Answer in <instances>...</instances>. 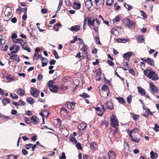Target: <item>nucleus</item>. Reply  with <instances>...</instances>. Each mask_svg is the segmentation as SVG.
<instances>
[{
  "instance_id": "obj_1",
  "label": "nucleus",
  "mask_w": 159,
  "mask_h": 159,
  "mask_svg": "<svg viewBox=\"0 0 159 159\" xmlns=\"http://www.w3.org/2000/svg\"><path fill=\"white\" fill-rule=\"evenodd\" d=\"M144 74L149 78L153 80H157L158 77L157 74L152 70L148 69L144 71Z\"/></svg>"
},
{
  "instance_id": "obj_2",
  "label": "nucleus",
  "mask_w": 159,
  "mask_h": 159,
  "mask_svg": "<svg viewBox=\"0 0 159 159\" xmlns=\"http://www.w3.org/2000/svg\"><path fill=\"white\" fill-rule=\"evenodd\" d=\"M95 19L92 18V17L87 16L85 18L83 24V29L85 30L86 29L85 26H86V22L88 26L90 27L92 25H94V23L95 21Z\"/></svg>"
},
{
  "instance_id": "obj_3",
  "label": "nucleus",
  "mask_w": 159,
  "mask_h": 159,
  "mask_svg": "<svg viewBox=\"0 0 159 159\" xmlns=\"http://www.w3.org/2000/svg\"><path fill=\"white\" fill-rule=\"evenodd\" d=\"M129 134V136L131 138V140L133 142L138 143L140 142L141 138V135L139 133H137L135 134L131 135V133Z\"/></svg>"
},
{
  "instance_id": "obj_4",
  "label": "nucleus",
  "mask_w": 159,
  "mask_h": 159,
  "mask_svg": "<svg viewBox=\"0 0 159 159\" xmlns=\"http://www.w3.org/2000/svg\"><path fill=\"white\" fill-rule=\"evenodd\" d=\"M110 125L113 127H117L119 126V122L115 115H113L110 118Z\"/></svg>"
},
{
  "instance_id": "obj_5",
  "label": "nucleus",
  "mask_w": 159,
  "mask_h": 159,
  "mask_svg": "<svg viewBox=\"0 0 159 159\" xmlns=\"http://www.w3.org/2000/svg\"><path fill=\"white\" fill-rule=\"evenodd\" d=\"M124 23L129 28L133 29L135 27V24L132 21L128 19H125L123 20Z\"/></svg>"
},
{
  "instance_id": "obj_6",
  "label": "nucleus",
  "mask_w": 159,
  "mask_h": 159,
  "mask_svg": "<svg viewBox=\"0 0 159 159\" xmlns=\"http://www.w3.org/2000/svg\"><path fill=\"white\" fill-rule=\"evenodd\" d=\"M40 92V91L36 88L31 87V88L30 93L34 98H36L39 96Z\"/></svg>"
},
{
  "instance_id": "obj_7",
  "label": "nucleus",
  "mask_w": 159,
  "mask_h": 159,
  "mask_svg": "<svg viewBox=\"0 0 159 159\" xmlns=\"http://www.w3.org/2000/svg\"><path fill=\"white\" fill-rule=\"evenodd\" d=\"M10 8V7H8L7 8H6L4 12V14L5 15L4 18L6 19V20H9L11 18V10L10 9V10H9L7 8Z\"/></svg>"
},
{
  "instance_id": "obj_8",
  "label": "nucleus",
  "mask_w": 159,
  "mask_h": 159,
  "mask_svg": "<svg viewBox=\"0 0 159 159\" xmlns=\"http://www.w3.org/2000/svg\"><path fill=\"white\" fill-rule=\"evenodd\" d=\"M141 59L142 61L146 62L151 66H154V61L152 59L148 57L146 59H145L142 58H141Z\"/></svg>"
},
{
  "instance_id": "obj_9",
  "label": "nucleus",
  "mask_w": 159,
  "mask_h": 159,
  "mask_svg": "<svg viewBox=\"0 0 159 159\" xmlns=\"http://www.w3.org/2000/svg\"><path fill=\"white\" fill-rule=\"evenodd\" d=\"M116 153L114 151L110 150L108 151V156L109 159H116Z\"/></svg>"
},
{
  "instance_id": "obj_10",
  "label": "nucleus",
  "mask_w": 159,
  "mask_h": 159,
  "mask_svg": "<svg viewBox=\"0 0 159 159\" xmlns=\"http://www.w3.org/2000/svg\"><path fill=\"white\" fill-rule=\"evenodd\" d=\"M151 93H157L158 91L157 88L155 86L153 83L151 82L150 83Z\"/></svg>"
},
{
  "instance_id": "obj_11",
  "label": "nucleus",
  "mask_w": 159,
  "mask_h": 159,
  "mask_svg": "<svg viewBox=\"0 0 159 159\" xmlns=\"http://www.w3.org/2000/svg\"><path fill=\"white\" fill-rule=\"evenodd\" d=\"M10 59L14 61L15 63H18L20 61V56L17 54L10 56Z\"/></svg>"
},
{
  "instance_id": "obj_12",
  "label": "nucleus",
  "mask_w": 159,
  "mask_h": 159,
  "mask_svg": "<svg viewBox=\"0 0 159 159\" xmlns=\"http://www.w3.org/2000/svg\"><path fill=\"white\" fill-rule=\"evenodd\" d=\"M96 75L95 77L97 80H101V76L102 74L101 69L99 68L96 70Z\"/></svg>"
},
{
  "instance_id": "obj_13",
  "label": "nucleus",
  "mask_w": 159,
  "mask_h": 159,
  "mask_svg": "<svg viewBox=\"0 0 159 159\" xmlns=\"http://www.w3.org/2000/svg\"><path fill=\"white\" fill-rule=\"evenodd\" d=\"M105 105L106 108L109 110H112L113 109V105L111 102H107L105 103Z\"/></svg>"
},
{
  "instance_id": "obj_14",
  "label": "nucleus",
  "mask_w": 159,
  "mask_h": 159,
  "mask_svg": "<svg viewBox=\"0 0 159 159\" xmlns=\"http://www.w3.org/2000/svg\"><path fill=\"white\" fill-rule=\"evenodd\" d=\"M98 146L96 142H94L91 143L90 144V148L91 150L94 151L96 150Z\"/></svg>"
},
{
  "instance_id": "obj_15",
  "label": "nucleus",
  "mask_w": 159,
  "mask_h": 159,
  "mask_svg": "<svg viewBox=\"0 0 159 159\" xmlns=\"http://www.w3.org/2000/svg\"><path fill=\"white\" fill-rule=\"evenodd\" d=\"M30 120L34 124H37L39 121V119L35 115L32 116L30 118Z\"/></svg>"
},
{
  "instance_id": "obj_16",
  "label": "nucleus",
  "mask_w": 159,
  "mask_h": 159,
  "mask_svg": "<svg viewBox=\"0 0 159 159\" xmlns=\"http://www.w3.org/2000/svg\"><path fill=\"white\" fill-rule=\"evenodd\" d=\"M137 88L138 92L139 93L141 94L142 96L146 95V91L143 88L139 86H138Z\"/></svg>"
},
{
  "instance_id": "obj_17",
  "label": "nucleus",
  "mask_w": 159,
  "mask_h": 159,
  "mask_svg": "<svg viewBox=\"0 0 159 159\" xmlns=\"http://www.w3.org/2000/svg\"><path fill=\"white\" fill-rule=\"evenodd\" d=\"M49 89L50 91L53 93H57L58 91V86L55 85H53L52 86H51Z\"/></svg>"
},
{
  "instance_id": "obj_18",
  "label": "nucleus",
  "mask_w": 159,
  "mask_h": 159,
  "mask_svg": "<svg viewBox=\"0 0 159 159\" xmlns=\"http://www.w3.org/2000/svg\"><path fill=\"white\" fill-rule=\"evenodd\" d=\"M41 61L42 62V67L45 66L47 65L48 60L47 58L42 57L41 59Z\"/></svg>"
},
{
  "instance_id": "obj_19",
  "label": "nucleus",
  "mask_w": 159,
  "mask_h": 159,
  "mask_svg": "<svg viewBox=\"0 0 159 159\" xmlns=\"http://www.w3.org/2000/svg\"><path fill=\"white\" fill-rule=\"evenodd\" d=\"M67 107L70 110L73 109L75 107V103L74 102H68L67 103Z\"/></svg>"
},
{
  "instance_id": "obj_20",
  "label": "nucleus",
  "mask_w": 159,
  "mask_h": 159,
  "mask_svg": "<svg viewBox=\"0 0 159 159\" xmlns=\"http://www.w3.org/2000/svg\"><path fill=\"white\" fill-rule=\"evenodd\" d=\"M81 7V4L79 3H77L74 2L73 4V8L76 10L79 9Z\"/></svg>"
},
{
  "instance_id": "obj_21",
  "label": "nucleus",
  "mask_w": 159,
  "mask_h": 159,
  "mask_svg": "<svg viewBox=\"0 0 159 159\" xmlns=\"http://www.w3.org/2000/svg\"><path fill=\"white\" fill-rule=\"evenodd\" d=\"M80 25H76L72 26L70 30L72 31H75V32L78 31L80 30Z\"/></svg>"
},
{
  "instance_id": "obj_22",
  "label": "nucleus",
  "mask_w": 159,
  "mask_h": 159,
  "mask_svg": "<svg viewBox=\"0 0 159 159\" xmlns=\"http://www.w3.org/2000/svg\"><path fill=\"white\" fill-rule=\"evenodd\" d=\"M115 98L117 99L118 102L121 104H125L126 102L124 98L122 97H116Z\"/></svg>"
},
{
  "instance_id": "obj_23",
  "label": "nucleus",
  "mask_w": 159,
  "mask_h": 159,
  "mask_svg": "<svg viewBox=\"0 0 159 159\" xmlns=\"http://www.w3.org/2000/svg\"><path fill=\"white\" fill-rule=\"evenodd\" d=\"M132 55V53L131 52H128L124 54L123 57L125 59L128 61H129L130 57Z\"/></svg>"
},
{
  "instance_id": "obj_24",
  "label": "nucleus",
  "mask_w": 159,
  "mask_h": 159,
  "mask_svg": "<svg viewBox=\"0 0 159 159\" xmlns=\"http://www.w3.org/2000/svg\"><path fill=\"white\" fill-rule=\"evenodd\" d=\"M17 93L20 96H23L25 95V91L22 89L20 88L17 91Z\"/></svg>"
},
{
  "instance_id": "obj_25",
  "label": "nucleus",
  "mask_w": 159,
  "mask_h": 159,
  "mask_svg": "<svg viewBox=\"0 0 159 159\" xmlns=\"http://www.w3.org/2000/svg\"><path fill=\"white\" fill-rule=\"evenodd\" d=\"M69 140L73 143H76L77 142V140L74 136L72 135H70L69 138Z\"/></svg>"
},
{
  "instance_id": "obj_26",
  "label": "nucleus",
  "mask_w": 159,
  "mask_h": 159,
  "mask_svg": "<svg viewBox=\"0 0 159 159\" xmlns=\"http://www.w3.org/2000/svg\"><path fill=\"white\" fill-rule=\"evenodd\" d=\"M138 42L139 43H143L144 42V39L143 38V35H140L136 38Z\"/></svg>"
},
{
  "instance_id": "obj_27",
  "label": "nucleus",
  "mask_w": 159,
  "mask_h": 159,
  "mask_svg": "<svg viewBox=\"0 0 159 159\" xmlns=\"http://www.w3.org/2000/svg\"><path fill=\"white\" fill-rule=\"evenodd\" d=\"M139 131V129L136 127H135L134 129H132L131 130L129 131V134H130V132H133L131 133V135L133 134H135L137 133H139L138 132Z\"/></svg>"
},
{
  "instance_id": "obj_28",
  "label": "nucleus",
  "mask_w": 159,
  "mask_h": 159,
  "mask_svg": "<svg viewBox=\"0 0 159 159\" xmlns=\"http://www.w3.org/2000/svg\"><path fill=\"white\" fill-rule=\"evenodd\" d=\"M92 5L93 4L91 1H87L85 2V7L87 8L88 10L90 9Z\"/></svg>"
},
{
  "instance_id": "obj_29",
  "label": "nucleus",
  "mask_w": 159,
  "mask_h": 159,
  "mask_svg": "<svg viewBox=\"0 0 159 159\" xmlns=\"http://www.w3.org/2000/svg\"><path fill=\"white\" fill-rule=\"evenodd\" d=\"M87 127L86 125L84 123H81L78 126V128L80 130H84Z\"/></svg>"
},
{
  "instance_id": "obj_30",
  "label": "nucleus",
  "mask_w": 159,
  "mask_h": 159,
  "mask_svg": "<svg viewBox=\"0 0 159 159\" xmlns=\"http://www.w3.org/2000/svg\"><path fill=\"white\" fill-rule=\"evenodd\" d=\"M150 157L152 159H156L157 157V153L156 152H154L153 151L150 152Z\"/></svg>"
},
{
  "instance_id": "obj_31",
  "label": "nucleus",
  "mask_w": 159,
  "mask_h": 159,
  "mask_svg": "<svg viewBox=\"0 0 159 159\" xmlns=\"http://www.w3.org/2000/svg\"><path fill=\"white\" fill-rule=\"evenodd\" d=\"M10 100L8 98H5L2 100V102L4 106H6L7 104L10 103Z\"/></svg>"
},
{
  "instance_id": "obj_32",
  "label": "nucleus",
  "mask_w": 159,
  "mask_h": 159,
  "mask_svg": "<svg viewBox=\"0 0 159 159\" xmlns=\"http://www.w3.org/2000/svg\"><path fill=\"white\" fill-rule=\"evenodd\" d=\"M6 79L8 82H10L14 81V78L13 76H11V75L10 74L7 76Z\"/></svg>"
},
{
  "instance_id": "obj_33",
  "label": "nucleus",
  "mask_w": 159,
  "mask_h": 159,
  "mask_svg": "<svg viewBox=\"0 0 159 159\" xmlns=\"http://www.w3.org/2000/svg\"><path fill=\"white\" fill-rule=\"evenodd\" d=\"M131 116L133 119L134 120H138L139 117V115H136L134 113H131Z\"/></svg>"
},
{
  "instance_id": "obj_34",
  "label": "nucleus",
  "mask_w": 159,
  "mask_h": 159,
  "mask_svg": "<svg viewBox=\"0 0 159 159\" xmlns=\"http://www.w3.org/2000/svg\"><path fill=\"white\" fill-rule=\"evenodd\" d=\"M100 1V3H99V5L100 6H103L104 3L105 1L104 0H94V2L96 5L97 6V4Z\"/></svg>"
},
{
  "instance_id": "obj_35",
  "label": "nucleus",
  "mask_w": 159,
  "mask_h": 159,
  "mask_svg": "<svg viewBox=\"0 0 159 159\" xmlns=\"http://www.w3.org/2000/svg\"><path fill=\"white\" fill-rule=\"evenodd\" d=\"M42 57L39 55L38 53H35L33 57V59L34 60H39L40 58H42Z\"/></svg>"
},
{
  "instance_id": "obj_36",
  "label": "nucleus",
  "mask_w": 159,
  "mask_h": 159,
  "mask_svg": "<svg viewBox=\"0 0 159 159\" xmlns=\"http://www.w3.org/2000/svg\"><path fill=\"white\" fill-rule=\"evenodd\" d=\"M102 89V91H106V92L107 93V94L108 93H110L108 87L106 85H103Z\"/></svg>"
},
{
  "instance_id": "obj_37",
  "label": "nucleus",
  "mask_w": 159,
  "mask_h": 159,
  "mask_svg": "<svg viewBox=\"0 0 159 159\" xmlns=\"http://www.w3.org/2000/svg\"><path fill=\"white\" fill-rule=\"evenodd\" d=\"M15 50L12 51L11 52L12 54L17 53L18 51L20 50V47L19 46L15 44Z\"/></svg>"
},
{
  "instance_id": "obj_38",
  "label": "nucleus",
  "mask_w": 159,
  "mask_h": 159,
  "mask_svg": "<svg viewBox=\"0 0 159 159\" xmlns=\"http://www.w3.org/2000/svg\"><path fill=\"white\" fill-rule=\"evenodd\" d=\"M124 6L128 10V11H130L131 10L133 7L132 6L127 4L125 2L124 5Z\"/></svg>"
},
{
  "instance_id": "obj_39",
  "label": "nucleus",
  "mask_w": 159,
  "mask_h": 159,
  "mask_svg": "<svg viewBox=\"0 0 159 159\" xmlns=\"http://www.w3.org/2000/svg\"><path fill=\"white\" fill-rule=\"evenodd\" d=\"M82 43L83 45L81 49V50L83 51L84 52H86L87 51V45L84 43L83 41H82Z\"/></svg>"
},
{
  "instance_id": "obj_40",
  "label": "nucleus",
  "mask_w": 159,
  "mask_h": 159,
  "mask_svg": "<svg viewBox=\"0 0 159 159\" xmlns=\"http://www.w3.org/2000/svg\"><path fill=\"white\" fill-rule=\"evenodd\" d=\"M22 47L23 49L27 51L28 52H31L30 48V47L27 48L25 44V45H24V44H23Z\"/></svg>"
},
{
  "instance_id": "obj_41",
  "label": "nucleus",
  "mask_w": 159,
  "mask_h": 159,
  "mask_svg": "<svg viewBox=\"0 0 159 159\" xmlns=\"http://www.w3.org/2000/svg\"><path fill=\"white\" fill-rule=\"evenodd\" d=\"M95 43L97 44L101 45V43L99 40V38L98 36H96L95 37Z\"/></svg>"
},
{
  "instance_id": "obj_42",
  "label": "nucleus",
  "mask_w": 159,
  "mask_h": 159,
  "mask_svg": "<svg viewBox=\"0 0 159 159\" xmlns=\"http://www.w3.org/2000/svg\"><path fill=\"white\" fill-rule=\"evenodd\" d=\"M101 93L102 95V96L103 97H107L109 94V93H108L107 94V93L106 92V91H102Z\"/></svg>"
},
{
  "instance_id": "obj_43",
  "label": "nucleus",
  "mask_w": 159,
  "mask_h": 159,
  "mask_svg": "<svg viewBox=\"0 0 159 159\" xmlns=\"http://www.w3.org/2000/svg\"><path fill=\"white\" fill-rule=\"evenodd\" d=\"M10 96L13 99H17L18 98V96L14 93H11L10 94Z\"/></svg>"
},
{
  "instance_id": "obj_44",
  "label": "nucleus",
  "mask_w": 159,
  "mask_h": 159,
  "mask_svg": "<svg viewBox=\"0 0 159 159\" xmlns=\"http://www.w3.org/2000/svg\"><path fill=\"white\" fill-rule=\"evenodd\" d=\"M132 96L131 95H129L127 98V101L128 103H130L132 101Z\"/></svg>"
},
{
  "instance_id": "obj_45",
  "label": "nucleus",
  "mask_w": 159,
  "mask_h": 159,
  "mask_svg": "<svg viewBox=\"0 0 159 159\" xmlns=\"http://www.w3.org/2000/svg\"><path fill=\"white\" fill-rule=\"evenodd\" d=\"M113 2V0H107L106 2V4L107 5L111 6Z\"/></svg>"
},
{
  "instance_id": "obj_46",
  "label": "nucleus",
  "mask_w": 159,
  "mask_h": 159,
  "mask_svg": "<svg viewBox=\"0 0 159 159\" xmlns=\"http://www.w3.org/2000/svg\"><path fill=\"white\" fill-rule=\"evenodd\" d=\"M153 129L155 131H159V125L155 124L154 125V127L153 128Z\"/></svg>"
},
{
  "instance_id": "obj_47",
  "label": "nucleus",
  "mask_w": 159,
  "mask_h": 159,
  "mask_svg": "<svg viewBox=\"0 0 159 159\" xmlns=\"http://www.w3.org/2000/svg\"><path fill=\"white\" fill-rule=\"evenodd\" d=\"M53 53L54 55L55 58L57 59L59 58L58 55V54L57 53L56 50H53Z\"/></svg>"
},
{
  "instance_id": "obj_48",
  "label": "nucleus",
  "mask_w": 159,
  "mask_h": 159,
  "mask_svg": "<svg viewBox=\"0 0 159 159\" xmlns=\"http://www.w3.org/2000/svg\"><path fill=\"white\" fill-rule=\"evenodd\" d=\"M140 12L141 13V15L144 18L146 19L147 18V15L146 13L144 11L142 10L140 11Z\"/></svg>"
},
{
  "instance_id": "obj_49",
  "label": "nucleus",
  "mask_w": 159,
  "mask_h": 159,
  "mask_svg": "<svg viewBox=\"0 0 159 159\" xmlns=\"http://www.w3.org/2000/svg\"><path fill=\"white\" fill-rule=\"evenodd\" d=\"M33 145V144L31 143L26 144L25 145V147L28 150L32 148V146Z\"/></svg>"
},
{
  "instance_id": "obj_50",
  "label": "nucleus",
  "mask_w": 159,
  "mask_h": 159,
  "mask_svg": "<svg viewBox=\"0 0 159 159\" xmlns=\"http://www.w3.org/2000/svg\"><path fill=\"white\" fill-rule=\"evenodd\" d=\"M146 112L148 115H150L152 116L153 115V114L152 112L150 111V109H149L147 107L146 109L145 110Z\"/></svg>"
},
{
  "instance_id": "obj_51",
  "label": "nucleus",
  "mask_w": 159,
  "mask_h": 159,
  "mask_svg": "<svg viewBox=\"0 0 159 159\" xmlns=\"http://www.w3.org/2000/svg\"><path fill=\"white\" fill-rule=\"evenodd\" d=\"M80 96L84 98H89V96L88 94L84 93H83L82 94L80 95Z\"/></svg>"
},
{
  "instance_id": "obj_52",
  "label": "nucleus",
  "mask_w": 159,
  "mask_h": 159,
  "mask_svg": "<svg viewBox=\"0 0 159 159\" xmlns=\"http://www.w3.org/2000/svg\"><path fill=\"white\" fill-rule=\"evenodd\" d=\"M76 143V146L77 149L80 150H82V147L81 144L79 143Z\"/></svg>"
},
{
  "instance_id": "obj_53",
  "label": "nucleus",
  "mask_w": 159,
  "mask_h": 159,
  "mask_svg": "<svg viewBox=\"0 0 159 159\" xmlns=\"http://www.w3.org/2000/svg\"><path fill=\"white\" fill-rule=\"evenodd\" d=\"M60 89L61 90H65L68 89V86H65L64 84H61L60 87Z\"/></svg>"
},
{
  "instance_id": "obj_54",
  "label": "nucleus",
  "mask_w": 159,
  "mask_h": 159,
  "mask_svg": "<svg viewBox=\"0 0 159 159\" xmlns=\"http://www.w3.org/2000/svg\"><path fill=\"white\" fill-rule=\"evenodd\" d=\"M28 102L30 104H33L34 103L33 99L31 97L28 98L27 100Z\"/></svg>"
},
{
  "instance_id": "obj_55",
  "label": "nucleus",
  "mask_w": 159,
  "mask_h": 159,
  "mask_svg": "<svg viewBox=\"0 0 159 159\" xmlns=\"http://www.w3.org/2000/svg\"><path fill=\"white\" fill-rule=\"evenodd\" d=\"M24 120L25 122L27 124H29L31 123V121L29 119L28 117H26L25 118Z\"/></svg>"
},
{
  "instance_id": "obj_56",
  "label": "nucleus",
  "mask_w": 159,
  "mask_h": 159,
  "mask_svg": "<svg viewBox=\"0 0 159 159\" xmlns=\"http://www.w3.org/2000/svg\"><path fill=\"white\" fill-rule=\"evenodd\" d=\"M93 26L94 30L96 33H98V29L99 27V25H94H94H93Z\"/></svg>"
},
{
  "instance_id": "obj_57",
  "label": "nucleus",
  "mask_w": 159,
  "mask_h": 159,
  "mask_svg": "<svg viewBox=\"0 0 159 159\" xmlns=\"http://www.w3.org/2000/svg\"><path fill=\"white\" fill-rule=\"evenodd\" d=\"M60 159H66L65 153L64 152H62L61 153V156L59 157Z\"/></svg>"
},
{
  "instance_id": "obj_58",
  "label": "nucleus",
  "mask_w": 159,
  "mask_h": 159,
  "mask_svg": "<svg viewBox=\"0 0 159 159\" xmlns=\"http://www.w3.org/2000/svg\"><path fill=\"white\" fill-rule=\"evenodd\" d=\"M16 11L19 14H20L22 11V8L19 6L18 8L16 9Z\"/></svg>"
},
{
  "instance_id": "obj_59",
  "label": "nucleus",
  "mask_w": 159,
  "mask_h": 159,
  "mask_svg": "<svg viewBox=\"0 0 159 159\" xmlns=\"http://www.w3.org/2000/svg\"><path fill=\"white\" fill-rule=\"evenodd\" d=\"M17 37V35L16 33H14L12 34L11 39L13 41V40H14L16 39Z\"/></svg>"
},
{
  "instance_id": "obj_60",
  "label": "nucleus",
  "mask_w": 159,
  "mask_h": 159,
  "mask_svg": "<svg viewBox=\"0 0 159 159\" xmlns=\"http://www.w3.org/2000/svg\"><path fill=\"white\" fill-rule=\"evenodd\" d=\"M43 78V75L42 74H39L37 77V79L39 81L41 80Z\"/></svg>"
},
{
  "instance_id": "obj_61",
  "label": "nucleus",
  "mask_w": 159,
  "mask_h": 159,
  "mask_svg": "<svg viewBox=\"0 0 159 159\" xmlns=\"http://www.w3.org/2000/svg\"><path fill=\"white\" fill-rule=\"evenodd\" d=\"M104 80L105 81V83L108 85H110L111 84V81L109 80H107L106 78H105V77H104Z\"/></svg>"
},
{
  "instance_id": "obj_62",
  "label": "nucleus",
  "mask_w": 159,
  "mask_h": 159,
  "mask_svg": "<svg viewBox=\"0 0 159 159\" xmlns=\"http://www.w3.org/2000/svg\"><path fill=\"white\" fill-rule=\"evenodd\" d=\"M41 11L43 14H46L48 12V10L46 8L44 7L42 9Z\"/></svg>"
},
{
  "instance_id": "obj_63",
  "label": "nucleus",
  "mask_w": 159,
  "mask_h": 159,
  "mask_svg": "<svg viewBox=\"0 0 159 159\" xmlns=\"http://www.w3.org/2000/svg\"><path fill=\"white\" fill-rule=\"evenodd\" d=\"M56 61L55 60L52 59L50 61L49 63L50 65H53L56 63Z\"/></svg>"
},
{
  "instance_id": "obj_64",
  "label": "nucleus",
  "mask_w": 159,
  "mask_h": 159,
  "mask_svg": "<svg viewBox=\"0 0 159 159\" xmlns=\"http://www.w3.org/2000/svg\"><path fill=\"white\" fill-rule=\"evenodd\" d=\"M83 159H92V158L89 156L88 155L86 154L83 156Z\"/></svg>"
}]
</instances>
